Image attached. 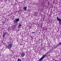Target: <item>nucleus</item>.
Masks as SVG:
<instances>
[{
    "mask_svg": "<svg viewBox=\"0 0 61 61\" xmlns=\"http://www.w3.org/2000/svg\"><path fill=\"white\" fill-rule=\"evenodd\" d=\"M19 21V19L17 18L14 20V23H16L17 22Z\"/></svg>",
    "mask_w": 61,
    "mask_h": 61,
    "instance_id": "obj_1",
    "label": "nucleus"
},
{
    "mask_svg": "<svg viewBox=\"0 0 61 61\" xmlns=\"http://www.w3.org/2000/svg\"><path fill=\"white\" fill-rule=\"evenodd\" d=\"M57 19L58 21L59 22V23L60 25H61V19L60 18H58V17H57Z\"/></svg>",
    "mask_w": 61,
    "mask_h": 61,
    "instance_id": "obj_2",
    "label": "nucleus"
},
{
    "mask_svg": "<svg viewBox=\"0 0 61 61\" xmlns=\"http://www.w3.org/2000/svg\"><path fill=\"white\" fill-rule=\"evenodd\" d=\"M47 54H48V52H47L45 55H44L43 56H42V57L41 58V59L42 60L46 56V55H47Z\"/></svg>",
    "mask_w": 61,
    "mask_h": 61,
    "instance_id": "obj_3",
    "label": "nucleus"
},
{
    "mask_svg": "<svg viewBox=\"0 0 61 61\" xmlns=\"http://www.w3.org/2000/svg\"><path fill=\"white\" fill-rule=\"evenodd\" d=\"M12 46L13 45L12 44H10L9 45V47L10 48H11V47H12Z\"/></svg>",
    "mask_w": 61,
    "mask_h": 61,
    "instance_id": "obj_4",
    "label": "nucleus"
},
{
    "mask_svg": "<svg viewBox=\"0 0 61 61\" xmlns=\"http://www.w3.org/2000/svg\"><path fill=\"white\" fill-rule=\"evenodd\" d=\"M5 34H6L5 32H4L3 35V36L4 38L5 37Z\"/></svg>",
    "mask_w": 61,
    "mask_h": 61,
    "instance_id": "obj_5",
    "label": "nucleus"
},
{
    "mask_svg": "<svg viewBox=\"0 0 61 61\" xmlns=\"http://www.w3.org/2000/svg\"><path fill=\"white\" fill-rule=\"evenodd\" d=\"M21 56L22 57H23V56H25V54H24V53H22L21 54Z\"/></svg>",
    "mask_w": 61,
    "mask_h": 61,
    "instance_id": "obj_6",
    "label": "nucleus"
},
{
    "mask_svg": "<svg viewBox=\"0 0 61 61\" xmlns=\"http://www.w3.org/2000/svg\"><path fill=\"white\" fill-rule=\"evenodd\" d=\"M37 15H38V13L37 12H36L34 14V16Z\"/></svg>",
    "mask_w": 61,
    "mask_h": 61,
    "instance_id": "obj_7",
    "label": "nucleus"
},
{
    "mask_svg": "<svg viewBox=\"0 0 61 61\" xmlns=\"http://www.w3.org/2000/svg\"><path fill=\"white\" fill-rule=\"evenodd\" d=\"M27 9V8L26 7H25L24 8V10L25 11H26V9Z\"/></svg>",
    "mask_w": 61,
    "mask_h": 61,
    "instance_id": "obj_8",
    "label": "nucleus"
},
{
    "mask_svg": "<svg viewBox=\"0 0 61 61\" xmlns=\"http://www.w3.org/2000/svg\"><path fill=\"white\" fill-rule=\"evenodd\" d=\"M22 26V25L19 24V25H18V27L19 28V27H20V26Z\"/></svg>",
    "mask_w": 61,
    "mask_h": 61,
    "instance_id": "obj_9",
    "label": "nucleus"
},
{
    "mask_svg": "<svg viewBox=\"0 0 61 61\" xmlns=\"http://www.w3.org/2000/svg\"><path fill=\"white\" fill-rule=\"evenodd\" d=\"M42 60H43V59H42V58H40L38 60V61H42Z\"/></svg>",
    "mask_w": 61,
    "mask_h": 61,
    "instance_id": "obj_10",
    "label": "nucleus"
},
{
    "mask_svg": "<svg viewBox=\"0 0 61 61\" xmlns=\"http://www.w3.org/2000/svg\"><path fill=\"white\" fill-rule=\"evenodd\" d=\"M5 22H4V21H2V24H5Z\"/></svg>",
    "mask_w": 61,
    "mask_h": 61,
    "instance_id": "obj_11",
    "label": "nucleus"
},
{
    "mask_svg": "<svg viewBox=\"0 0 61 61\" xmlns=\"http://www.w3.org/2000/svg\"><path fill=\"white\" fill-rule=\"evenodd\" d=\"M21 60L20 59H18L17 60V61H21Z\"/></svg>",
    "mask_w": 61,
    "mask_h": 61,
    "instance_id": "obj_12",
    "label": "nucleus"
},
{
    "mask_svg": "<svg viewBox=\"0 0 61 61\" xmlns=\"http://www.w3.org/2000/svg\"><path fill=\"white\" fill-rule=\"evenodd\" d=\"M59 45H61V42L59 44Z\"/></svg>",
    "mask_w": 61,
    "mask_h": 61,
    "instance_id": "obj_13",
    "label": "nucleus"
},
{
    "mask_svg": "<svg viewBox=\"0 0 61 61\" xmlns=\"http://www.w3.org/2000/svg\"><path fill=\"white\" fill-rule=\"evenodd\" d=\"M32 34H34V32H32Z\"/></svg>",
    "mask_w": 61,
    "mask_h": 61,
    "instance_id": "obj_14",
    "label": "nucleus"
},
{
    "mask_svg": "<svg viewBox=\"0 0 61 61\" xmlns=\"http://www.w3.org/2000/svg\"><path fill=\"white\" fill-rule=\"evenodd\" d=\"M49 4H49V3L48 4V5H49Z\"/></svg>",
    "mask_w": 61,
    "mask_h": 61,
    "instance_id": "obj_15",
    "label": "nucleus"
},
{
    "mask_svg": "<svg viewBox=\"0 0 61 61\" xmlns=\"http://www.w3.org/2000/svg\"><path fill=\"white\" fill-rule=\"evenodd\" d=\"M55 61H57L56 60H55Z\"/></svg>",
    "mask_w": 61,
    "mask_h": 61,
    "instance_id": "obj_16",
    "label": "nucleus"
},
{
    "mask_svg": "<svg viewBox=\"0 0 61 61\" xmlns=\"http://www.w3.org/2000/svg\"><path fill=\"white\" fill-rule=\"evenodd\" d=\"M60 1H61V0H60Z\"/></svg>",
    "mask_w": 61,
    "mask_h": 61,
    "instance_id": "obj_17",
    "label": "nucleus"
}]
</instances>
